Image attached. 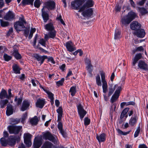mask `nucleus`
<instances>
[{
    "label": "nucleus",
    "instance_id": "1",
    "mask_svg": "<svg viewBox=\"0 0 148 148\" xmlns=\"http://www.w3.org/2000/svg\"><path fill=\"white\" fill-rule=\"evenodd\" d=\"M55 6L56 3L53 1H48L44 3V6L41 10L42 16L44 22L46 23L49 19L48 10H54Z\"/></svg>",
    "mask_w": 148,
    "mask_h": 148
},
{
    "label": "nucleus",
    "instance_id": "2",
    "mask_svg": "<svg viewBox=\"0 0 148 148\" xmlns=\"http://www.w3.org/2000/svg\"><path fill=\"white\" fill-rule=\"evenodd\" d=\"M138 17L136 13L132 10L128 12L127 15L121 19V22L123 25H127L135 18Z\"/></svg>",
    "mask_w": 148,
    "mask_h": 148
},
{
    "label": "nucleus",
    "instance_id": "3",
    "mask_svg": "<svg viewBox=\"0 0 148 148\" xmlns=\"http://www.w3.org/2000/svg\"><path fill=\"white\" fill-rule=\"evenodd\" d=\"M55 136V135H52L49 132H47L43 134V138L44 139L46 140H48L55 145H59L60 143L59 140L58 138Z\"/></svg>",
    "mask_w": 148,
    "mask_h": 148
},
{
    "label": "nucleus",
    "instance_id": "4",
    "mask_svg": "<svg viewBox=\"0 0 148 148\" xmlns=\"http://www.w3.org/2000/svg\"><path fill=\"white\" fill-rule=\"evenodd\" d=\"M44 27L45 29L49 32L50 37L52 38H54L56 35V32L55 30L53 24L51 23H50L45 25Z\"/></svg>",
    "mask_w": 148,
    "mask_h": 148
},
{
    "label": "nucleus",
    "instance_id": "5",
    "mask_svg": "<svg viewBox=\"0 0 148 148\" xmlns=\"http://www.w3.org/2000/svg\"><path fill=\"white\" fill-rule=\"evenodd\" d=\"M20 21L16 22L14 24V27L17 32L23 30L25 28L24 24L26 22L23 18H20Z\"/></svg>",
    "mask_w": 148,
    "mask_h": 148
},
{
    "label": "nucleus",
    "instance_id": "6",
    "mask_svg": "<svg viewBox=\"0 0 148 148\" xmlns=\"http://www.w3.org/2000/svg\"><path fill=\"white\" fill-rule=\"evenodd\" d=\"M8 128L9 132L10 134H17L18 133L22 128V127L10 125L8 127Z\"/></svg>",
    "mask_w": 148,
    "mask_h": 148
},
{
    "label": "nucleus",
    "instance_id": "7",
    "mask_svg": "<svg viewBox=\"0 0 148 148\" xmlns=\"http://www.w3.org/2000/svg\"><path fill=\"white\" fill-rule=\"evenodd\" d=\"M84 2V0H75L74 1H72L71 3V5L72 8L78 10L80 9V7L82 5Z\"/></svg>",
    "mask_w": 148,
    "mask_h": 148
},
{
    "label": "nucleus",
    "instance_id": "8",
    "mask_svg": "<svg viewBox=\"0 0 148 148\" xmlns=\"http://www.w3.org/2000/svg\"><path fill=\"white\" fill-rule=\"evenodd\" d=\"M94 4V2L92 0H88L80 8L78 12H81L84 9L92 7Z\"/></svg>",
    "mask_w": 148,
    "mask_h": 148
},
{
    "label": "nucleus",
    "instance_id": "9",
    "mask_svg": "<svg viewBox=\"0 0 148 148\" xmlns=\"http://www.w3.org/2000/svg\"><path fill=\"white\" fill-rule=\"evenodd\" d=\"M121 90V87H118L115 90L114 94L112 96L111 98L110 102L111 103H113L117 100L119 96Z\"/></svg>",
    "mask_w": 148,
    "mask_h": 148
},
{
    "label": "nucleus",
    "instance_id": "10",
    "mask_svg": "<svg viewBox=\"0 0 148 148\" xmlns=\"http://www.w3.org/2000/svg\"><path fill=\"white\" fill-rule=\"evenodd\" d=\"M32 137V135L29 133H25L24 134V142L27 147H29L32 145L31 140Z\"/></svg>",
    "mask_w": 148,
    "mask_h": 148
},
{
    "label": "nucleus",
    "instance_id": "11",
    "mask_svg": "<svg viewBox=\"0 0 148 148\" xmlns=\"http://www.w3.org/2000/svg\"><path fill=\"white\" fill-rule=\"evenodd\" d=\"M138 69L145 71H148V65L144 61L140 60L138 62Z\"/></svg>",
    "mask_w": 148,
    "mask_h": 148
},
{
    "label": "nucleus",
    "instance_id": "12",
    "mask_svg": "<svg viewBox=\"0 0 148 148\" xmlns=\"http://www.w3.org/2000/svg\"><path fill=\"white\" fill-rule=\"evenodd\" d=\"M81 12H82V14L84 17H90L93 14V10L92 8H88Z\"/></svg>",
    "mask_w": 148,
    "mask_h": 148
},
{
    "label": "nucleus",
    "instance_id": "13",
    "mask_svg": "<svg viewBox=\"0 0 148 148\" xmlns=\"http://www.w3.org/2000/svg\"><path fill=\"white\" fill-rule=\"evenodd\" d=\"M42 148H64V147L61 145L58 147H56L51 142L48 141H45L43 144Z\"/></svg>",
    "mask_w": 148,
    "mask_h": 148
},
{
    "label": "nucleus",
    "instance_id": "14",
    "mask_svg": "<svg viewBox=\"0 0 148 148\" xmlns=\"http://www.w3.org/2000/svg\"><path fill=\"white\" fill-rule=\"evenodd\" d=\"M77 109L80 119L82 120L86 114L87 112L81 105H79L78 106Z\"/></svg>",
    "mask_w": 148,
    "mask_h": 148
},
{
    "label": "nucleus",
    "instance_id": "15",
    "mask_svg": "<svg viewBox=\"0 0 148 148\" xmlns=\"http://www.w3.org/2000/svg\"><path fill=\"white\" fill-rule=\"evenodd\" d=\"M15 15L12 11L9 10L4 16V18L6 20L11 21L14 18Z\"/></svg>",
    "mask_w": 148,
    "mask_h": 148
},
{
    "label": "nucleus",
    "instance_id": "16",
    "mask_svg": "<svg viewBox=\"0 0 148 148\" xmlns=\"http://www.w3.org/2000/svg\"><path fill=\"white\" fill-rule=\"evenodd\" d=\"M133 34L134 35L140 38H143L145 35V33L144 29H138L134 32Z\"/></svg>",
    "mask_w": 148,
    "mask_h": 148
},
{
    "label": "nucleus",
    "instance_id": "17",
    "mask_svg": "<svg viewBox=\"0 0 148 148\" xmlns=\"http://www.w3.org/2000/svg\"><path fill=\"white\" fill-rule=\"evenodd\" d=\"M34 57L39 62V63L40 65L43 63L45 59L47 58V57L46 56H41L37 54L35 55Z\"/></svg>",
    "mask_w": 148,
    "mask_h": 148
},
{
    "label": "nucleus",
    "instance_id": "18",
    "mask_svg": "<svg viewBox=\"0 0 148 148\" xmlns=\"http://www.w3.org/2000/svg\"><path fill=\"white\" fill-rule=\"evenodd\" d=\"M84 61L87 65L86 66L87 70L88 71L89 73L91 74L92 69L91 68L93 66L91 64L90 60L88 58H86L85 59Z\"/></svg>",
    "mask_w": 148,
    "mask_h": 148
},
{
    "label": "nucleus",
    "instance_id": "19",
    "mask_svg": "<svg viewBox=\"0 0 148 148\" xmlns=\"http://www.w3.org/2000/svg\"><path fill=\"white\" fill-rule=\"evenodd\" d=\"M142 57V54L141 53H139L136 54L134 58H133L132 65L134 66V68H136L135 66L136 64L139 60Z\"/></svg>",
    "mask_w": 148,
    "mask_h": 148
},
{
    "label": "nucleus",
    "instance_id": "20",
    "mask_svg": "<svg viewBox=\"0 0 148 148\" xmlns=\"http://www.w3.org/2000/svg\"><path fill=\"white\" fill-rule=\"evenodd\" d=\"M30 101L28 100H24L21 107V110L24 111L29 108L30 106Z\"/></svg>",
    "mask_w": 148,
    "mask_h": 148
},
{
    "label": "nucleus",
    "instance_id": "21",
    "mask_svg": "<svg viewBox=\"0 0 148 148\" xmlns=\"http://www.w3.org/2000/svg\"><path fill=\"white\" fill-rule=\"evenodd\" d=\"M141 26V25L140 23H139L138 22L136 21H133L130 24L131 29L136 31L140 29Z\"/></svg>",
    "mask_w": 148,
    "mask_h": 148
},
{
    "label": "nucleus",
    "instance_id": "22",
    "mask_svg": "<svg viewBox=\"0 0 148 148\" xmlns=\"http://www.w3.org/2000/svg\"><path fill=\"white\" fill-rule=\"evenodd\" d=\"M45 103V99H37L36 105V107L42 108Z\"/></svg>",
    "mask_w": 148,
    "mask_h": 148
},
{
    "label": "nucleus",
    "instance_id": "23",
    "mask_svg": "<svg viewBox=\"0 0 148 148\" xmlns=\"http://www.w3.org/2000/svg\"><path fill=\"white\" fill-rule=\"evenodd\" d=\"M96 138L99 143L104 142L106 140V134L105 133H102L99 136L97 134Z\"/></svg>",
    "mask_w": 148,
    "mask_h": 148
},
{
    "label": "nucleus",
    "instance_id": "24",
    "mask_svg": "<svg viewBox=\"0 0 148 148\" xmlns=\"http://www.w3.org/2000/svg\"><path fill=\"white\" fill-rule=\"evenodd\" d=\"M16 143V138L10 136L8 138V145L11 146H14Z\"/></svg>",
    "mask_w": 148,
    "mask_h": 148
},
{
    "label": "nucleus",
    "instance_id": "25",
    "mask_svg": "<svg viewBox=\"0 0 148 148\" xmlns=\"http://www.w3.org/2000/svg\"><path fill=\"white\" fill-rule=\"evenodd\" d=\"M66 45L67 49L69 51L72 52L75 50V48L73 46L72 43L71 41H69L67 42Z\"/></svg>",
    "mask_w": 148,
    "mask_h": 148
},
{
    "label": "nucleus",
    "instance_id": "26",
    "mask_svg": "<svg viewBox=\"0 0 148 148\" xmlns=\"http://www.w3.org/2000/svg\"><path fill=\"white\" fill-rule=\"evenodd\" d=\"M138 10L140 15L143 16L148 14V10L147 9L144 7H138Z\"/></svg>",
    "mask_w": 148,
    "mask_h": 148
},
{
    "label": "nucleus",
    "instance_id": "27",
    "mask_svg": "<svg viewBox=\"0 0 148 148\" xmlns=\"http://www.w3.org/2000/svg\"><path fill=\"white\" fill-rule=\"evenodd\" d=\"M129 110V108H126L122 111L120 116V118L121 119H122L124 117H125V119L127 117L128 115L127 114V113Z\"/></svg>",
    "mask_w": 148,
    "mask_h": 148
},
{
    "label": "nucleus",
    "instance_id": "28",
    "mask_svg": "<svg viewBox=\"0 0 148 148\" xmlns=\"http://www.w3.org/2000/svg\"><path fill=\"white\" fill-rule=\"evenodd\" d=\"M12 55L17 60L20 59L22 58L21 55L18 53V50L17 49H14Z\"/></svg>",
    "mask_w": 148,
    "mask_h": 148
},
{
    "label": "nucleus",
    "instance_id": "29",
    "mask_svg": "<svg viewBox=\"0 0 148 148\" xmlns=\"http://www.w3.org/2000/svg\"><path fill=\"white\" fill-rule=\"evenodd\" d=\"M13 109L12 106L11 105L8 106L7 107V110L6 111V114L7 115L9 116L13 113Z\"/></svg>",
    "mask_w": 148,
    "mask_h": 148
},
{
    "label": "nucleus",
    "instance_id": "30",
    "mask_svg": "<svg viewBox=\"0 0 148 148\" xmlns=\"http://www.w3.org/2000/svg\"><path fill=\"white\" fill-rule=\"evenodd\" d=\"M5 98L8 99L7 93L5 90L2 89L0 93V98L2 99Z\"/></svg>",
    "mask_w": 148,
    "mask_h": 148
},
{
    "label": "nucleus",
    "instance_id": "31",
    "mask_svg": "<svg viewBox=\"0 0 148 148\" xmlns=\"http://www.w3.org/2000/svg\"><path fill=\"white\" fill-rule=\"evenodd\" d=\"M118 86L117 85H115L113 87L112 86L110 85L109 87V91L108 94V96H110L113 93L116 88Z\"/></svg>",
    "mask_w": 148,
    "mask_h": 148
},
{
    "label": "nucleus",
    "instance_id": "32",
    "mask_svg": "<svg viewBox=\"0 0 148 148\" xmlns=\"http://www.w3.org/2000/svg\"><path fill=\"white\" fill-rule=\"evenodd\" d=\"M34 0H22L21 3L25 6L27 5H33V3Z\"/></svg>",
    "mask_w": 148,
    "mask_h": 148
},
{
    "label": "nucleus",
    "instance_id": "33",
    "mask_svg": "<svg viewBox=\"0 0 148 148\" xmlns=\"http://www.w3.org/2000/svg\"><path fill=\"white\" fill-rule=\"evenodd\" d=\"M0 141L1 145L3 146H6L8 145V139L6 140L4 138H2L0 139Z\"/></svg>",
    "mask_w": 148,
    "mask_h": 148
},
{
    "label": "nucleus",
    "instance_id": "34",
    "mask_svg": "<svg viewBox=\"0 0 148 148\" xmlns=\"http://www.w3.org/2000/svg\"><path fill=\"white\" fill-rule=\"evenodd\" d=\"M76 86H73L71 87L69 90V92L71 93V95L72 96H74L76 93Z\"/></svg>",
    "mask_w": 148,
    "mask_h": 148
},
{
    "label": "nucleus",
    "instance_id": "35",
    "mask_svg": "<svg viewBox=\"0 0 148 148\" xmlns=\"http://www.w3.org/2000/svg\"><path fill=\"white\" fill-rule=\"evenodd\" d=\"M13 70L14 73L16 74H19L20 73L19 67L16 64H14L12 66Z\"/></svg>",
    "mask_w": 148,
    "mask_h": 148
},
{
    "label": "nucleus",
    "instance_id": "36",
    "mask_svg": "<svg viewBox=\"0 0 148 148\" xmlns=\"http://www.w3.org/2000/svg\"><path fill=\"white\" fill-rule=\"evenodd\" d=\"M8 102V101L7 99L1 100L0 101V106L1 108H4L5 106L6 105Z\"/></svg>",
    "mask_w": 148,
    "mask_h": 148
},
{
    "label": "nucleus",
    "instance_id": "37",
    "mask_svg": "<svg viewBox=\"0 0 148 148\" xmlns=\"http://www.w3.org/2000/svg\"><path fill=\"white\" fill-rule=\"evenodd\" d=\"M100 75L101 77V81L103 84H107V82L105 80V76L104 73L103 71L101 72Z\"/></svg>",
    "mask_w": 148,
    "mask_h": 148
},
{
    "label": "nucleus",
    "instance_id": "38",
    "mask_svg": "<svg viewBox=\"0 0 148 148\" xmlns=\"http://www.w3.org/2000/svg\"><path fill=\"white\" fill-rule=\"evenodd\" d=\"M15 102H16V103L17 106L20 105L22 101V98L20 97L18 98L17 97H16L14 99Z\"/></svg>",
    "mask_w": 148,
    "mask_h": 148
},
{
    "label": "nucleus",
    "instance_id": "39",
    "mask_svg": "<svg viewBox=\"0 0 148 148\" xmlns=\"http://www.w3.org/2000/svg\"><path fill=\"white\" fill-rule=\"evenodd\" d=\"M118 133L121 135H126L130 133L131 132V130L127 132H124L120 130V129H118L117 130Z\"/></svg>",
    "mask_w": 148,
    "mask_h": 148
},
{
    "label": "nucleus",
    "instance_id": "40",
    "mask_svg": "<svg viewBox=\"0 0 148 148\" xmlns=\"http://www.w3.org/2000/svg\"><path fill=\"white\" fill-rule=\"evenodd\" d=\"M34 144L40 146L41 144V140L37 138H35L34 140Z\"/></svg>",
    "mask_w": 148,
    "mask_h": 148
},
{
    "label": "nucleus",
    "instance_id": "41",
    "mask_svg": "<svg viewBox=\"0 0 148 148\" xmlns=\"http://www.w3.org/2000/svg\"><path fill=\"white\" fill-rule=\"evenodd\" d=\"M3 58L6 61H8L10 60L12 58V57L5 53L3 55Z\"/></svg>",
    "mask_w": 148,
    "mask_h": 148
},
{
    "label": "nucleus",
    "instance_id": "42",
    "mask_svg": "<svg viewBox=\"0 0 148 148\" xmlns=\"http://www.w3.org/2000/svg\"><path fill=\"white\" fill-rule=\"evenodd\" d=\"M0 21L1 25L2 27H7L8 26L9 24V22L8 21H4L1 20H0Z\"/></svg>",
    "mask_w": 148,
    "mask_h": 148
},
{
    "label": "nucleus",
    "instance_id": "43",
    "mask_svg": "<svg viewBox=\"0 0 148 148\" xmlns=\"http://www.w3.org/2000/svg\"><path fill=\"white\" fill-rule=\"evenodd\" d=\"M120 33L118 29L116 30L114 38L115 39H117L120 38Z\"/></svg>",
    "mask_w": 148,
    "mask_h": 148
},
{
    "label": "nucleus",
    "instance_id": "44",
    "mask_svg": "<svg viewBox=\"0 0 148 148\" xmlns=\"http://www.w3.org/2000/svg\"><path fill=\"white\" fill-rule=\"evenodd\" d=\"M96 82L98 86H101V85L100 78L99 75H98L96 77Z\"/></svg>",
    "mask_w": 148,
    "mask_h": 148
},
{
    "label": "nucleus",
    "instance_id": "45",
    "mask_svg": "<svg viewBox=\"0 0 148 148\" xmlns=\"http://www.w3.org/2000/svg\"><path fill=\"white\" fill-rule=\"evenodd\" d=\"M41 4L40 0H36L34 2V5L35 7L38 8L40 7Z\"/></svg>",
    "mask_w": 148,
    "mask_h": 148
},
{
    "label": "nucleus",
    "instance_id": "46",
    "mask_svg": "<svg viewBox=\"0 0 148 148\" xmlns=\"http://www.w3.org/2000/svg\"><path fill=\"white\" fill-rule=\"evenodd\" d=\"M64 80V78H62L61 80L56 82V85L58 86H62L63 85Z\"/></svg>",
    "mask_w": 148,
    "mask_h": 148
},
{
    "label": "nucleus",
    "instance_id": "47",
    "mask_svg": "<svg viewBox=\"0 0 148 148\" xmlns=\"http://www.w3.org/2000/svg\"><path fill=\"white\" fill-rule=\"evenodd\" d=\"M140 127L139 126L137 128V129H136V131L135 132L134 135V138H136L138 136L139 134L140 133Z\"/></svg>",
    "mask_w": 148,
    "mask_h": 148
},
{
    "label": "nucleus",
    "instance_id": "48",
    "mask_svg": "<svg viewBox=\"0 0 148 148\" xmlns=\"http://www.w3.org/2000/svg\"><path fill=\"white\" fill-rule=\"evenodd\" d=\"M46 40L43 39H40L39 42V43L42 45L44 47H46Z\"/></svg>",
    "mask_w": 148,
    "mask_h": 148
},
{
    "label": "nucleus",
    "instance_id": "49",
    "mask_svg": "<svg viewBox=\"0 0 148 148\" xmlns=\"http://www.w3.org/2000/svg\"><path fill=\"white\" fill-rule=\"evenodd\" d=\"M25 29L24 30V35L26 37H27L29 32V29L28 28H25Z\"/></svg>",
    "mask_w": 148,
    "mask_h": 148
},
{
    "label": "nucleus",
    "instance_id": "50",
    "mask_svg": "<svg viewBox=\"0 0 148 148\" xmlns=\"http://www.w3.org/2000/svg\"><path fill=\"white\" fill-rule=\"evenodd\" d=\"M107 84H102V88L103 92L106 93L107 92Z\"/></svg>",
    "mask_w": 148,
    "mask_h": 148
},
{
    "label": "nucleus",
    "instance_id": "51",
    "mask_svg": "<svg viewBox=\"0 0 148 148\" xmlns=\"http://www.w3.org/2000/svg\"><path fill=\"white\" fill-rule=\"evenodd\" d=\"M47 94L48 97L50 100L54 99L53 95L51 92L49 91L48 92H47Z\"/></svg>",
    "mask_w": 148,
    "mask_h": 148
},
{
    "label": "nucleus",
    "instance_id": "52",
    "mask_svg": "<svg viewBox=\"0 0 148 148\" xmlns=\"http://www.w3.org/2000/svg\"><path fill=\"white\" fill-rule=\"evenodd\" d=\"M129 126V125L128 123H123L121 127L123 129H125L128 128Z\"/></svg>",
    "mask_w": 148,
    "mask_h": 148
},
{
    "label": "nucleus",
    "instance_id": "53",
    "mask_svg": "<svg viewBox=\"0 0 148 148\" xmlns=\"http://www.w3.org/2000/svg\"><path fill=\"white\" fill-rule=\"evenodd\" d=\"M60 133L61 134L63 137L66 138L67 136V134L66 132H64L63 130H60Z\"/></svg>",
    "mask_w": 148,
    "mask_h": 148
},
{
    "label": "nucleus",
    "instance_id": "54",
    "mask_svg": "<svg viewBox=\"0 0 148 148\" xmlns=\"http://www.w3.org/2000/svg\"><path fill=\"white\" fill-rule=\"evenodd\" d=\"M138 119L137 115L136 114H134L132 116L130 120H137Z\"/></svg>",
    "mask_w": 148,
    "mask_h": 148
},
{
    "label": "nucleus",
    "instance_id": "55",
    "mask_svg": "<svg viewBox=\"0 0 148 148\" xmlns=\"http://www.w3.org/2000/svg\"><path fill=\"white\" fill-rule=\"evenodd\" d=\"M58 127L60 131V130H63V126L62 123L60 121H59L58 123Z\"/></svg>",
    "mask_w": 148,
    "mask_h": 148
},
{
    "label": "nucleus",
    "instance_id": "56",
    "mask_svg": "<svg viewBox=\"0 0 148 148\" xmlns=\"http://www.w3.org/2000/svg\"><path fill=\"white\" fill-rule=\"evenodd\" d=\"M146 0H142L141 1L137 2V4L140 6H142L144 5Z\"/></svg>",
    "mask_w": 148,
    "mask_h": 148
},
{
    "label": "nucleus",
    "instance_id": "57",
    "mask_svg": "<svg viewBox=\"0 0 148 148\" xmlns=\"http://www.w3.org/2000/svg\"><path fill=\"white\" fill-rule=\"evenodd\" d=\"M27 114L26 113L23 114L22 116L21 120H25L27 118Z\"/></svg>",
    "mask_w": 148,
    "mask_h": 148
},
{
    "label": "nucleus",
    "instance_id": "58",
    "mask_svg": "<svg viewBox=\"0 0 148 148\" xmlns=\"http://www.w3.org/2000/svg\"><path fill=\"white\" fill-rule=\"evenodd\" d=\"M48 62H51V63L53 64H55V62L54 61L53 58V57H51L49 58H48Z\"/></svg>",
    "mask_w": 148,
    "mask_h": 148
},
{
    "label": "nucleus",
    "instance_id": "59",
    "mask_svg": "<svg viewBox=\"0 0 148 148\" xmlns=\"http://www.w3.org/2000/svg\"><path fill=\"white\" fill-rule=\"evenodd\" d=\"M38 121H29V123L33 125H36L38 124Z\"/></svg>",
    "mask_w": 148,
    "mask_h": 148
},
{
    "label": "nucleus",
    "instance_id": "60",
    "mask_svg": "<svg viewBox=\"0 0 148 148\" xmlns=\"http://www.w3.org/2000/svg\"><path fill=\"white\" fill-rule=\"evenodd\" d=\"M66 67V65L65 64H63L62 65L59 66V68L60 69L62 70V71H64L65 70V68Z\"/></svg>",
    "mask_w": 148,
    "mask_h": 148
},
{
    "label": "nucleus",
    "instance_id": "61",
    "mask_svg": "<svg viewBox=\"0 0 148 148\" xmlns=\"http://www.w3.org/2000/svg\"><path fill=\"white\" fill-rule=\"evenodd\" d=\"M136 48L138 51H144V48L142 46Z\"/></svg>",
    "mask_w": 148,
    "mask_h": 148
},
{
    "label": "nucleus",
    "instance_id": "62",
    "mask_svg": "<svg viewBox=\"0 0 148 148\" xmlns=\"http://www.w3.org/2000/svg\"><path fill=\"white\" fill-rule=\"evenodd\" d=\"M62 108L61 107H59V108L57 110V112L58 114H62Z\"/></svg>",
    "mask_w": 148,
    "mask_h": 148
},
{
    "label": "nucleus",
    "instance_id": "63",
    "mask_svg": "<svg viewBox=\"0 0 148 148\" xmlns=\"http://www.w3.org/2000/svg\"><path fill=\"white\" fill-rule=\"evenodd\" d=\"M115 8L116 12H119L121 10V7L119 6V5H117L115 6Z\"/></svg>",
    "mask_w": 148,
    "mask_h": 148
},
{
    "label": "nucleus",
    "instance_id": "64",
    "mask_svg": "<svg viewBox=\"0 0 148 148\" xmlns=\"http://www.w3.org/2000/svg\"><path fill=\"white\" fill-rule=\"evenodd\" d=\"M13 32V29L12 27L10 29H9V31H8L7 33V35L9 36Z\"/></svg>",
    "mask_w": 148,
    "mask_h": 148
}]
</instances>
